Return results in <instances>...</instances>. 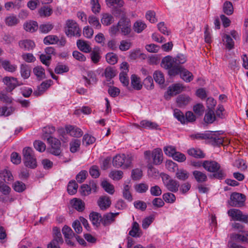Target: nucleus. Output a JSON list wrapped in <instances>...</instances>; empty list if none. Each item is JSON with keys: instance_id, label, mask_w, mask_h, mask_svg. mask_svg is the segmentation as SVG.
Segmentation results:
<instances>
[{"instance_id": "nucleus-1", "label": "nucleus", "mask_w": 248, "mask_h": 248, "mask_svg": "<svg viewBox=\"0 0 248 248\" xmlns=\"http://www.w3.org/2000/svg\"><path fill=\"white\" fill-rule=\"evenodd\" d=\"M202 166L208 171L214 172L213 176L217 179H223L226 176L224 170L221 169L220 164L215 161H204Z\"/></svg>"}, {"instance_id": "nucleus-2", "label": "nucleus", "mask_w": 248, "mask_h": 248, "mask_svg": "<svg viewBox=\"0 0 248 248\" xmlns=\"http://www.w3.org/2000/svg\"><path fill=\"white\" fill-rule=\"evenodd\" d=\"M23 162L27 167L35 169L37 167V161L32 148L29 147H25L22 151Z\"/></svg>"}, {"instance_id": "nucleus-3", "label": "nucleus", "mask_w": 248, "mask_h": 248, "mask_svg": "<svg viewBox=\"0 0 248 248\" xmlns=\"http://www.w3.org/2000/svg\"><path fill=\"white\" fill-rule=\"evenodd\" d=\"M161 66L168 70V74L173 77L177 75V72L179 71V68L175 63L173 58L170 56H167L164 57L161 61Z\"/></svg>"}, {"instance_id": "nucleus-4", "label": "nucleus", "mask_w": 248, "mask_h": 248, "mask_svg": "<svg viewBox=\"0 0 248 248\" xmlns=\"http://www.w3.org/2000/svg\"><path fill=\"white\" fill-rule=\"evenodd\" d=\"M116 16H120L122 14V17L118 23L119 29L122 33L126 35L131 31V24L129 20L125 18V13L122 9H118L116 12Z\"/></svg>"}, {"instance_id": "nucleus-5", "label": "nucleus", "mask_w": 248, "mask_h": 248, "mask_svg": "<svg viewBox=\"0 0 248 248\" xmlns=\"http://www.w3.org/2000/svg\"><path fill=\"white\" fill-rule=\"evenodd\" d=\"M112 164L114 167L119 168L123 165V167L127 168L130 167L131 164L130 158L125 155H117L113 157Z\"/></svg>"}, {"instance_id": "nucleus-6", "label": "nucleus", "mask_w": 248, "mask_h": 248, "mask_svg": "<svg viewBox=\"0 0 248 248\" xmlns=\"http://www.w3.org/2000/svg\"><path fill=\"white\" fill-rule=\"evenodd\" d=\"M246 196L244 194L234 192L230 197V205L232 207H241L244 205Z\"/></svg>"}, {"instance_id": "nucleus-7", "label": "nucleus", "mask_w": 248, "mask_h": 248, "mask_svg": "<svg viewBox=\"0 0 248 248\" xmlns=\"http://www.w3.org/2000/svg\"><path fill=\"white\" fill-rule=\"evenodd\" d=\"M228 214L233 220L248 223V215H244L239 209H231L228 211Z\"/></svg>"}, {"instance_id": "nucleus-8", "label": "nucleus", "mask_w": 248, "mask_h": 248, "mask_svg": "<svg viewBox=\"0 0 248 248\" xmlns=\"http://www.w3.org/2000/svg\"><path fill=\"white\" fill-rule=\"evenodd\" d=\"M47 141L51 146L50 153L55 155H60L61 153L60 140L50 136L47 138Z\"/></svg>"}, {"instance_id": "nucleus-9", "label": "nucleus", "mask_w": 248, "mask_h": 248, "mask_svg": "<svg viewBox=\"0 0 248 248\" xmlns=\"http://www.w3.org/2000/svg\"><path fill=\"white\" fill-rule=\"evenodd\" d=\"M221 131H207L203 133L204 139L212 140L218 145L222 144L224 138L220 136Z\"/></svg>"}, {"instance_id": "nucleus-10", "label": "nucleus", "mask_w": 248, "mask_h": 248, "mask_svg": "<svg viewBox=\"0 0 248 248\" xmlns=\"http://www.w3.org/2000/svg\"><path fill=\"white\" fill-rule=\"evenodd\" d=\"M82 79L86 86L96 83L97 79L95 73L92 71H86L84 69L81 71Z\"/></svg>"}, {"instance_id": "nucleus-11", "label": "nucleus", "mask_w": 248, "mask_h": 248, "mask_svg": "<svg viewBox=\"0 0 248 248\" xmlns=\"http://www.w3.org/2000/svg\"><path fill=\"white\" fill-rule=\"evenodd\" d=\"M66 26L65 28V32L68 36H73L78 34L77 24L72 20H68L66 21Z\"/></svg>"}, {"instance_id": "nucleus-12", "label": "nucleus", "mask_w": 248, "mask_h": 248, "mask_svg": "<svg viewBox=\"0 0 248 248\" xmlns=\"http://www.w3.org/2000/svg\"><path fill=\"white\" fill-rule=\"evenodd\" d=\"M3 81L7 86L6 91L9 92L12 91L17 86L21 85L18 82L17 78L14 77H6L3 78Z\"/></svg>"}, {"instance_id": "nucleus-13", "label": "nucleus", "mask_w": 248, "mask_h": 248, "mask_svg": "<svg viewBox=\"0 0 248 248\" xmlns=\"http://www.w3.org/2000/svg\"><path fill=\"white\" fill-rule=\"evenodd\" d=\"M62 232L64 235L66 243L69 245L73 246L74 243L72 239L75 236V234L72 229L68 226L65 225L62 229Z\"/></svg>"}, {"instance_id": "nucleus-14", "label": "nucleus", "mask_w": 248, "mask_h": 248, "mask_svg": "<svg viewBox=\"0 0 248 248\" xmlns=\"http://www.w3.org/2000/svg\"><path fill=\"white\" fill-rule=\"evenodd\" d=\"M177 75L180 74L181 78L186 82H190L193 79V76L190 72L184 67H179Z\"/></svg>"}, {"instance_id": "nucleus-15", "label": "nucleus", "mask_w": 248, "mask_h": 248, "mask_svg": "<svg viewBox=\"0 0 248 248\" xmlns=\"http://www.w3.org/2000/svg\"><path fill=\"white\" fill-rule=\"evenodd\" d=\"M55 230L58 232L56 236H54V239L48 244L47 248H60L59 245L63 242L61 232L57 229Z\"/></svg>"}, {"instance_id": "nucleus-16", "label": "nucleus", "mask_w": 248, "mask_h": 248, "mask_svg": "<svg viewBox=\"0 0 248 248\" xmlns=\"http://www.w3.org/2000/svg\"><path fill=\"white\" fill-rule=\"evenodd\" d=\"M18 45L21 49L25 51H30L35 46L34 42L30 39H24L19 41Z\"/></svg>"}, {"instance_id": "nucleus-17", "label": "nucleus", "mask_w": 248, "mask_h": 248, "mask_svg": "<svg viewBox=\"0 0 248 248\" xmlns=\"http://www.w3.org/2000/svg\"><path fill=\"white\" fill-rule=\"evenodd\" d=\"M152 157L153 164L155 165L160 164L163 161V153L162 150L160 148H156L152 152Z\"/></svg>"}, {"instance_id": "nucleus-18", "label": "nucleus", "mask_w": 248, "mask_h": 248, "mask_svg": "<svg viewBox=\"0 0 248 248\" xmlns=\"http://www.w3.org/2000/svg\"><path fill=\"white\" fill-rule=\"evenodd\" d=\"M242 234L232 233L231 238L232 240L238 242H248V232L243 231Z\"/></svg>"}, {"instance_id": "nucleus-19", "label": "nucleus", "mask_w": 248, "mask_h": 248, "mask_svg": "<svg viewBox=\"0 0 248 248\" xmlns=\"http://www.w3.org/2000/svg\"><path fill=\"white\" fill-rule=\"evenodd\" d=\"M184 89L183 84L176 83L169 87L167 93L169 95L173 96L181 93Z\"/></svg>"}, {"instance_id": "nucleus-20", "label": "nucleus", "mask_w": 248, "mask_h": 248, "mask_svg": "<svg viewBox=\"0 0 248 248\" xmlns=\"http://www.w3.org/2000/svg\"><path fill=\"white\" fill-rule=\"evenodd\" d=\"M97 204L101 210H105L110 206L111 201L109 197L102 196L98 200Z\"/></svg>"}, {"instance_id": "nucleus-21", "label": "nucleus", "mask_w": 248, "mask_h": 248, "mask_svg": "<svg viewBox=\"0 0 248 248\" xmlns=\"http://www.w3.org/2000/svg\"><path fill=\"white\" fill-rule=\"evenodd\" d=\"M192 174L196 181L199 183H204L207 181V176L203 172L196 170L192 172Z\"/></svg>"}, {"instance_id": "nucleus-22", "label": "nucleus", "mask_w": 248, "mask_h": 248, "mask_svg": "<svg viewBox=\"0 0 248 248\" xmlns=\"http://www.w3.org/2000/svg\"><path fill=\"white\" fill-rule=\"evenodd\" d=\"M31 72V68L29 65L26 63L21 64L20 66V73L22 78L24 79H28Z\"/></svg>"}, {"instance_id": "nucleus-23", "label": "nucleus", "mask_w": 248, "mask_h": 248, "mask_svg": "<svg viewBox=\"0 0 248 248\" xmlns=\"http://www.w3.org/2000/svg\"><path fill=\"white\" fill-rule=\"evenodd\" d=\"M118 215V213H109L104 215L102 219V223L104 226H108L113 222L114 218Z\"/></svg>"}, {"instance_id": "nucleus-24", "label": "nucleus", "mask_w": 248, "mask_h": 248, "mask_svg": "<svg viewBox=\"0 0 248 248\" xmlns=\"http://www.w3.org/2000/svg\"><path fill=\"white\" fill-rule=\"evenodd\" d=\"M0 177L7 183L14 180L13 176L11 171L7 169H4L0 171Z\"/></svg>"}, {"instance_id": "nucleus-25", "label": "nucleus", "mask_w": 248, "mask_h": 248, "mask_svg": "<svg viewBox=\"0 0 248 248\" xmlns=\"http://www.w3.org/2000/svg\"><path fill=\"white\" fill-rule=\"evenodd\" d=\"M190 101V98L187 95L181 94L179 95L176 99L177 105L179 107H183L187 105Z\"/></svg>"}, {"instance_id": "nucleus-26", "label": "nucleus", "mask_w": 248, "mask_h": 248, "mask_svg": "<svg viewBox=\"0 0 248 248\" xmlns=\"http://www.w3.org/2000/svg\"><path fill=\"white\" fill-rule=\"evenodd\" d=\"M78 49L85 53H90L92 51V47L89 43L82 40H78Z\"/></svg>"}, {"instance_id": "nucleus-27", "label": "nucleus", "mask_w": 248, "mask_h": 248, "mask_svg": "<svg viewBox=\"0 0 248 248\" xmlns=\"http://www.w3.org/2000/svg\"><path fill=\"white\" fill-rule=\"evenodd\" d=\"M129 235L134 237H140L141 236L139 225L137 222L133 223L132 229L129 231Z\"/></svg>"}, {"instance_id": "nucleus-28", "label": "nucleus", "mask_w": 248, "mask_h": 248, "mask_svg": "<svg viewBox=\"0 0 248 248\" xmlns=\"http://www.w3.org/2000/svg\"><path fill=\"white\" fill-rule=\"evenodd\" d=\"M165 186L168 190L172 192H176L178 190L179 183L177 181L171 179Z\"/></svg>"}, {"instance_id": "nucleus-29", "label": "nucleus", "mask_w": 248, "mask_h": 248, "mask_svg": "<svg viewBox=\"0 0 248 248\" xmlns=\"http://www.w3.org/2000/svg\"><path fill=\"white\" fill-rule=\"evenodd\" d=\"M24 28L27 31L33 32L38 29V26L37 22L34 21H30L29 22H26L24 24Z\"/></svg>"}, {"instance_id": "nucleus-30", "label": "nucleus", "mask_w": 248, "mask_h": 248, "mask_svg": "<svg viewBox=\"0 0 248 248\" xmlns=\"http://www.w3.org/2000/svg\"><path fill=\"white\" fill-rule=\"evenodd\" d=\"M90 219L93 225L98 226L100 222H102V218L100 214L97 212H92L90 215Z\"/></svg>"}, {"instance_id": "nucleus-31", "label": "nucleus", "mask_w": 248, "mask_h": 248, "mask_svg": "<svg viewBox=\"0 0 248 248\" xmlns=\"http://www.w3.org/2000/svg\"><path fill=\"white\" fill-rule=\"evenodd\" d=\"M33 72L39 80L46 78L45 69L41 66H37L33 69Z\"/></svg>"}, {"instance_id": "nucleus-32", "label": "nucleus", "mask_w": 248, "mask_h": 248, "mask_svg": "<svg viewBox=\"0 0 248 248\" xmlns=\"http://www.w3.org/2000/svg\"><path fill=\"white\" fill-rule=\"evenodd\" d=\"M222 40L224 41V45L227 49L231 50L233 48L234 43L229 35L224 34L222 36Z\"/></svg>"}, {"instance_id": "nucleus-33", "label": "nucleus", "mask_w": 248, "mask_h": 248, "mask_svg": "<svg viewBox=\"0 0 248 248\" xmlns=\"http://www.w3.org/2000/svg\"><path fill=\"white\" fill-rule=\"evenodd\" d=\"M3 68L7 71L14 72L16 70L17 66L12 64L10 61L7 60L3 61L1 62Z\"/></svg>"}, {"instance_id": "nucleus-34", "label": "nucleus", "mask_w": 248, "mask_h": 248, "mask_svg": "<svg viewBox=\"0 0 248 248\" xmlns=\"http://www.w3.org/2000/svg\"><path fill=\"white\" fill-rule=\"evenodd\" d=\"M78 185L75 180H72L69 181L68 184L67 190L69 194L73 195L77 192Z\"/></svg>"}, {"instance_id": "nucleus-35", "label": "nucleus", "mask_w": 248, "mask_h": 248, "mask_svg": "<svg viewBox=\"0 0 248 248\" xmlns=\"http://www.w3.org/2000/svg\"><path fill=\"white\" fill-rule=\"evenodd\" d=\"M131 85L133 88L137 90H140L142 88L140 78L135 75H132L131 77Z\"/></svg>"}, {"instance_id": "nucleus-36", "label": "nucleus", "mask_w": 248, "mask_h": 248, "mask_svg": "<svg viewBox=\"0 0 248 248\" xmlns=\"http://www.w3.org/2000/svg\"><path fill=\"white\" fill-rule=\"evenodd\" d=\"M19 21L17 17L13 15L7 16L5 19V24L8 26H16L18 23Z\"/></svg>"}, {"instance_id": "nucleus-37", "label": "nucleus", "mask_w": 248, "mask_h": 248, "mask_svg": "<svg viewBox=\"0 0 248 248\" xmlns=\"http://www.w3.org/2000/svg\"><path fill=\"white\" fill-rule=\"evenodd\" d=\"M147 26L144 22L138 20L134 24L133 29L135 32L139 33L141 32Z\"/></svg>"}, {"instance_id": "nucleus-38", "label": "nucleus", "mask_w": 248, "mask_h": 248, "mask_svg": "<svg viewBox=\"0 0 248 248\" xmlns=\"http://www.w3.org/2000/svg\"><path fill=\"white\" fill-rule=\"evenodd\" d=\"M139 126L144 128L148 129H157L158 126L156 123L147 120L141 121L140 122V125Z\"/></svg>"}, {"instance_id": "nucleus-39", "label": "nucleus", "mask_w": 248, "mask_h": 248, "mask_svg": "<svg viewBox=\"0 0 248 248\" xmlns=\"http://www.w3.org/2000/svg\"><path fill=\"white\" fill-rule=\"evenodd\" d=\"M101 21L104 25L108 26L113 22V17L109 14L104 13L102 14Z\"/></svg>"}, {"instance_id": "nucleus-40", "label": "nucleus", "mask_w": 248, "mask_h": 248, "mask_svg": "<svg viewBox=\"0 0 248 248\" xmlns=\"http://www.w3.org/2000/svg\"><path fill=\"white\" fill-rule=\"evenodd\" d=\"M189 176V173L184 169H178L176 173V177L177 179L182 181H185Z\"/></svg>"}, {"instance_id": "nucleus-41", "label": "nucleus", "mask_w": 248, "mask_h": 248, "mask_svg": "<svg viewBox=\"0 0 248 248\" xmlns=\"http://www.w3.org/2000/svg\"><path fill=\"white\" fill-rule=\"evenodd\" d=\"M52 11V8L44 6L39 10L38 13L41 17H47L51 15Z\"/></svg>"}, {"instance_id": "nucleus-42", "label": "nucleus", "mask_w": 248, "mask_h": 248, "mask_svg": "<svg viewBox=\"0 0 248 248\" xmlns=\"http://www.w3.org/2000/svg\"><path fill=\"white\" fill-rule=\"evenodd\" d=\"M215 118L216 117L213 110L208 109L204 116V120L206 123L212 124L215 121Z\"/></svg>"}, {"instance_id": "nucleus-43", "label": "nucleus", "mask_w": 248, "mask_h": 248, "mask_svg": "<svg viewBox=\"0 0 248 248\" xmlns=\"http://www.w3.org/2000/svg\"><path fill=\"white\" fill-rule=\"evenodd\" d=\"M153 77L155 81L159 84H163L165 82L164 75L160 71H155Z\"/></svg>"}, {"instance_id": "nucleus-44", "label": "nucleus", "mask_w": 248, "mask_h": 248, "mask_svg": "<svg viewBox=\"0 0 248 248\" xmlns=\"http://www.w3.org/2000/svg\"><path fill=\"white\" fill-rule=\"evenodd\" d=\"M89 24L96 29H100L101 28V24L100 23L99 19L95 16H90L88 18Z\"/></svg>"}, {"instance_id": "nucleus-45", "label": "nucleus", "mask_w": 248, "mask_h": 248, "mask_svg": "<svg viewBox=\"0 0 248 248\" xmlns=\"http://www.w3.org/2000/svg\"><path fill=\"white\" fill-rule=\"evenodd\" d=\"M223 12L227 15H231L233 12V8L232 2L225 1L223 6Z\"/></svg>"}, {"instance_id": "nucleus-46", "label": "nucleus", "mask_w": 248, "mask_h": 248, "mask_svg": "<svg viewBox=\"0 0 248 248\" xmlns=\"http://www.w3.org/2000/svg\"><path fill=\"white\" fill-rule=\"evenodd\" d=\"M188 154L196 158H203L204 157V154L202 151L200 149H196L192 148L188 150Z\"/></svg>"}, {"instance_id": "nucleus-47", "label": "nucleus", "mask_w": 248, "mask_h": 248, "mask_svg": "<svg viewBox=\"0 0 248 248\" xmlns=\"http://www.w3.org/2000/svg\"><path fill=\"white\" fill-rule=\"evenodd\" d=\"M101 186L104 190L110 194H113L114 192V188L112 185L106 181H103Z\"/></svg>"}, {"instance_id": "nucleus-48", "label": "nucleus", "mask_w": 248, "mask_h": 248, "mask_svg": "<svg viewBox=\"0 0 248 248\" xmlns=\"http://www.w3.org/2000/svg\"><path fill=\"white\" fill-rule=\"evenodd\" d=\"M95 141L94 137L89 134H85L84 135L82 140V144L85 146H88L93 143Z\"/></svg>"}, {"instance_id": "nucleus-49", "label": "nucleus", "mask_w": 248, "mask_h": 248, "mask_svg": "<svg viewBox=\"0 0 248 248\" xmlns=\"http://www.w3.org/2000/svg\"><path fill=\"white\" fill-rule=\"evenodd\" d=\"M175 64L178 67H183L180 65L181 64L184 63L186 61V56L182 54H178L175 58H173Z\"/></svg>"}, {"instance_id": "nucleus-50", "label": "nucleus", "mask_w": 248, "mask_h": 248, "mask_svg": "<svg viewBox=\"0 0 248 248\" xmlns=\"http://www.w3.org/2000/svg\"><path fill=\"white\" fill-rule=\"evenodd\" d=\"M107 62L110 64H114L118 61L117 55L113 53H108L106 56Z\"/></svg>"}, {"instance_id": "nucleus-51", "label": "nucleus", "mask_w": 248, "mask_h": 248, "mask_svg": "<svg viewBox=\"0 0 248 248\" xmlns=\"http://www.w3.org/2000/svg\"><path fill=\"white\" fill-rule=\"evenodd\" d=\"M52 82L51 80H47L44 82H43L41 85L38 86V95H40L43 93L47 88L49 87L50 86V83Z\"/></svg>"}, {"instance_id": "nucleus-52", "label": "nucleus", "mask_w": 248, "mask_h": 248, "mask_svg": "<svg viewBox=\"0 0 248 248\" xmlns=\"http://www.w3.org/2000/svg\"><path fill=\"white\" fill-rule=\"evenodd\" d=\"M123 172L121 170H114L109 173V177L114 180H119L122 178Z\"/></svg>"}, {"instance_id": "nucleus-53", "label": "nucleus", "mask_w": 248, "mask_h": 248, "mask_svg": "<svg viewBox=\"0 0 248 248\" xmlns=\"http://www.w3.org/2000/svg\"><path fill=\"white\" fill-rule=\"evenodd\" d=\"M163 199L167 203H173L176 200L175 195L171 193H166L163 195Z\"/></svg>"}, {"instance_id": "nucleus-54", "label": "nucleus", "mask_w": 248, "mask_h": 248, "mask_svg": "<svg viewBox=\"0 0 248 248\" xmlns=\"http://www.w3.org/2000/svg\"><path fill=\"white\" fill-rule=\"evenodd\" d=\"M59 39L55 35H48L44 39V43L46 45L54 44L57 43Z\"/></svg>"}, {"instance_id": "nucleus-55", "label": "nucleus", "mask_w": 248, "mask_h": 248, "mask_svg": "<svg viewBox=\"0 0 248 248\" xmlns=\"http://www.w3.org/2000/svg\"><path fill=\"white\" fill-rule=\"evenodd\" d=\"M132 46V43L130 41L122 40L120 42L119 49L123 51L128 50Z\"/></svg>"}, {"instance_id": "nucleus-56", "label": "nucleus", "mask_w": 248, "mask_h": 248, "mask_svg": "<svg viewBox=\"0 0 248 248\" xmlns=\"http://www.w3.org/2000/svg\"><path fill=\"white\" fill-rule=\"evenodd\" d=\"M130 186L126 185L124 186L123 189V197L128 201L131 202L132 200V197L130 192Z\"/></svg>"}, {"instance_id": "nucleus-57", "label": "nucleus", "mask_w": 248, "mask_h": 248, "mask_svg": "<svg viewBox=\"0 0 248 248\" xmlns=\"http://www.w3.org/2000/svg\"><path fill=\"white\" fill-rule=\"evenodd\" d=\"M163 150L166 155L172 157L176 152L175 147L171 145L164 147Z\"/></svg>"}, {"instance_id": "nucleus-58", "label": "nucleus", "mask_w": 248, "mask_h": 248, "mask_svg": "<svg viewBox=\"0 0 248 248\" xmlns=\"http://www.w3.org/2000/svg\"><path fill=\"white\" fill-rule=\"evenodd\" d=\"M13 188L16 191L22 192L26 189V186L22 182L16 181L14 184Z\"/></svg>"}, {"instance_id": "nucleus-59", "label": "nucleus", "mask_w": 248, "mask_h": 248, "mask_svg": "<svg viewBox=\"0 0 248 248\" xmlns=\"http://www.w3.org/2000/svg\"><path fill=\"white\" fill-rule=\"evenodd\" d=\"M55 131V128L53 126L48 125L45 127L43 129V132L44 133V138L47 140V138L50 137L49 135L52 134Z\"/></svg>"}, {"instance_id": "nucleus-60", "label": "nucleus", "mask_w": 248, "mask_h": 248, "mask_svg": "<svg viewBox=\"0 0 248 248\" xmlns=\"http://www.w3.org/2000/svg\"><path fill=\"white\" fill-rule=\"evenodd\" d=\"M166 168L171 172H174L178 170L177 165L171 160H167L166 162Z\"/></svg>"}, {"instance_id": "nucleus-61", "label": "nucleus", "mask_w": 248, "mask_h": 248, "mask_svg": "<svg viewBox=\"0 0 248 248\" xmlns=\"http://www.w3.org/2000/svg\"><path fill=\"white\" fill-rule=\"evenodd\" d=\"M53 28V25L50 23L42 24L39 26L40 31L44 33H46L50 31Z\"/></svg>"}, {"instance_id": "nucleus-62", "label": "nucleus", "mask_w": 248, "mask_h": 248, "mask_svg": "<svg viewBox=\"0 0 248 248\" xmlns=\"http://www.w3.org/2000/svg\"><path fill=\"white\" fill-rule=\"evenodd\" d=\"M33 145L35 149L40 152H43L46 150L45 144L40 140L35 141Z\"/></svg>"}, {"instance_id": "nucleus-63", "label": "nucleus", "mask_w": 248, "mask_h": 248, "mask_svg": "<svg viewBox=\"0 0 248 248\" xmlns=\"http://www.w3.org/2000/svg\"><path fill=\"white\" fill-rule=\"evenodd\" d=\"M105 76L107 78H112L116 76V71L113 68L108 67L105 69Z\"/></svg>"}, {"instance_id": "nucleus-64", "label": "nucleus", "mask_w": 248, "mask_h": 248, "mask_svg": "<svg viewBox=\"0 0 248 248\" xmlns=\"http://www.w3.org/2000/svg\"><path fill=\"white\" fill-rule=\"evenodd\" d=\"M91 52L90 56L92 62L94 63H98L101 59L99 51L93 50Z\"/></svg>"}]
</instances>
